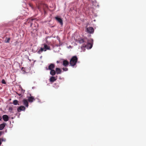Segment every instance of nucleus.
Instances as JSON below:
<instances>
[{"mask_svg":"<svg viewBox=\"0 0 146 146\" xmlns=\"http://www.w3.org/2000/svg\"><path fill=\"white\" fill-rule=\"evenodd\" d=\"M46 7H47V5H45Z\"/></svg>","mask_w":146,"mask_h":146,"instance_id":"a878e982","label":"nucleus"},{"mask_svg":"<svg viewBox=\"0 0 146 146\" xmlns=\"http://www.w3.org/2000/svg\"><path fill=\"white\" fill-rule=\"evenodd\" d=\"M55 19L61 25L63 24V21L62 19L58 17H55Z\"/></svg>","mask_w":146,"mask_h":146,"instance_id":"0eeeda50","label":"nucleus"},{"mask_svg":"<svg viewBox=\"0 0 146 146\" xmlns=\"http://www.w3.org/2000/svg\"><path fill=\"white\" fill-rule=\"evenodd\" d=\"M3 120L5 121H8L9 118L8 115H5L3 116Z\"/></svg>","mask_w":146,"mask_h":146,"instance_id":"1a4fd4ad","label":"nucleus"},{"mask_svg":"<svg viewBox=\"0 0 146 146\" xmlns=\"http://www.w3.org/2000/svg\"><path fill=\"white\" fill-rule=\"evenodd\" d=\"M3 133L2 131H0V136Z\"/></svg>","mask_w":146,"mask_h":146,"instance_id":"4be33fe9","label":"nucleus"},{"mask_svg":"<svg viewBox=\"0 0 146 146\" xmlns=\"http://www.w3.org/2000/svg\"><path fill=\"white\" fill-rule=\"evenodd\" d=\"M18 103V101L17 100H15L13 101V104L15 105H17V104L19 105Z\"/></svg>","mask_w":146,"mask_h":146,"instance_id":"f3484780","label":"nucleus"},{"mask_svg":"<svg viewBox=\"0 0 146 146\" xmlns=\"http://www.w3.org/2000/svg\"><path fill=\"white\" fill-rule=\"evenodd\" d=\"M55 67V64L51 63L50 65L49 66L48 68H47V67L46 68V69L47 70H53V69Z\"/></svg>","mask_w":146,"mask_h":146,"instance_id":"423d86ee","label":"nucleus"},{"mask_svg":"<svg viewBox=\"0 0 146 146\" xmlns=\"http://www.w3.org/2000/svg\"><path fill=\"white\" fill-rule=\"evenodd\" d=\"M35 100L33 96H30L28 98V101L29 102H32Z\"/></svg>","mask_w":146,"mask_h":146,"instance_id":"f8f14e48","label":"nucleus"},{"mask_svg":"<svg viewBox=\"0 0 146 146\" xmlns=\"http://www.w3.org/2000/svg\"><path fill=\"white\" fill-rule=\"evenodd\" d=\"M29 6L31 7V8L33 10H34L35 8L33 7V5L31 3H29Z\"/></svg>","mask_w":146,"mask_h":146,"instance_id":"6ab92c4d","label":"nucleus"},{"mask_svg":"<svg viewBox=\"0 0 146 146\" xmlns=\"http://www.w3.org/2000/svg\"><path fill=\"white\" fill-rule=\"evenodd\" d=\"M2 119V118L0 116V121H1V120Z\"/></svg>","mask_w":146,"mask_h":146,"instance_id":"5701e85b","label":"nucleus"},{"mask_svg":"<svg viewBox=\"0 0 146 146\" xmlns=\"http://www.w3.org/2000/svg\"><path fill=\"white\" fill-rule=\"evenodd\" d=\"M63 70L64 71H66L68 70V68H62Z\"/></svg>","mask_w":146,"mask_h":146,"instance_id":"aec40b11","label":"nucleus"},{"mask_svg":"<svg viewBox=\"0 0 146 146\" xmlns=\"http://www.w3.org/2000/svg\"><path fill=\"white\" fill-rule=\"evenodd\" d=\"M38 9L40 10V7H39V6H38Z\"/></svg>","mask_w":146,"mask_h":146,"instance_id":"b1692460","label":"nucleus"},{"mask_svg":"<svg viewBox=\"0 0 146 146\" xmlns=\"http://www.w3.org/2000/svg\"><path fill=\"white\" fill-rule=\"evenodd\" d=\"M49 80L50 82H53L55 81L56 80V79L55 78V77L54 76H52L50 78Z\"/></svg>","mask_w":146,"mask_h":146,"instance_id":"4468645a","label":"nucleus"},{"mask_svg":"<svg viewBox=\"0 0 146 146\" xmlns=\"http://www.w3.org/2000/svg\"><path fill=\"white\" fill-rule=\"evenodd\" d=\"M25 107L23 106H21L19 107L17 109V111L20 112L21 111H25Z\"/></svg>","mask_w":146,"mask_h":146,"instance_id":"6e6552de","label":"nucleus"},{"mask_svg":"<svg viewBox=\"0 0 146 146\" xmlns=\"http://www.w3.org/2000/svg\"><path fill=\"white\" fill-rule=\"evenodd\" d=\"M23 104L25 106L27 107H28V103L27 100L26 99H24L23 100Z\"/></svg>","mask_w":146,"mask_h":146,"instance_id":"9b49d317","label":"nucleus"},{"mask_svg":"<svg viewBox=\"0 0 146 146\" xmlns=\"http://www.w3.org/2000/svg\"><path fill=\"white\" fill-rule=\"evenodd\" d=\"M5 126V124L3 123L0 124V130H3Z\"/></svg>","mask_w":146,"mask_h":146,"instance_id":"dca6fc26","label":"nucleus"},{"mask_svg":"<svg viewBox=\"0 0 146 146\" xmlns=\"http://www.w3.org/2000/svg\"><path fill=\"white\" fill-rule=\"evenodd\" d=\"M78 41L80 44H83L82 46L81 47L82 49L84 48L88 49H91L92 46L93 42L92 39H88L87 38H80L78 39Z\"/></svg>","mask_w":146,"mask_h":146,"instance_id":"f257e3e1","label":"nucleus"},{"mask_svg":"<svg viewBox=\"0 0 146 146\" xmlns=\"http://www.w3.org/2000/svg\"><path fill=\"white\" fill-rule=\"evenodd\" d=\"M56 72L57 74H60L61 72V70L60 68H56Z\"/></svg>","mask_w":146,"mask_h":146,"instance_id":"ddd939ff","label":"nucleus"},{"mask_svg":"<svg viewBox=\"0 0 146 146\" xmlns=\"http://www.w3.org/2000/svg\"><path fill=\"white\" fill-rule=\"evenodd\" d=\"M57 63H59V62H58V61H57Z\"/></svg>","mask_w":146,"mask_h":146,"instance_id":"393cba45","label":"nucleus"},{"mask_svg":"<svg viewBox=\"0 0 146 146\" xmlns=\"http://www.w3.org/2000/svg\"><path fill=\"white\" fill-rule=\"evenodd\" d=\"M94 31L93 28L92 27H89L87 28V31L89 33L92 34L94 33Z\"/></svg>","mask_w":146,"mask_h":146,"instance_id":"39448f33","label":"nucleus"},{"mask_svg":"<svg viewBox=\"0 0 146 146\" xmlns=\"http://www.w3.org/2000/svg\"><path fill=\"white\" fill-rule=\"evenodd\" d=\"M2 83L3 84H6V83L4 79H3L2 80Z\"/></svg>","mask_w":146,"mask_h":146,"instance_id":"412c9836","label":"nucleus"},{"mask_svg":"<svg viewBox=\"0 0 146 146\" xmlns=\"http://www.w3.org/2000/svg\"><path fill=\"white\" fill-rule=\"evenodd\" d=\"M56 73V71L54 70H51L50 72V74L52 76L55 75Z\"/></svg>","mask_w":146,"mask_h":146,"instance_id":"2eb2a0df","label":"nucleus"},{"mask_svg":"<svg viewBox=\"0 0 146 146\" xmlns=\"http://www.w3.org/2000/svg\"><path fill=\"white\" fill-rule=\"evenodd\" d=\"M10 40V38H6L5 40V42L6 43H9Z\"/></svg>","mask_w":146,"mask_h":146,"instance_id":"a211bd4d","label":"nucleus"},{"mask_svg":"<svg viewBox=\"0 0 146 146\" xmlns=\"http://www.w3.org/2000/svg\"><path fill=\"white\" fill-rule=\"evenodd\" d=\"M50 46H48L46 44H44L42 45L41 47L38 51V53L40 54L43 51H46L47 50H50Z\"/></svg>","mask_w":146,"mask_h":146,"instance_id":"7ed1b4c3","label":"nucleus"},{"mask_svg":"<svg viewBox=\"0 0 146 146\" xmlns=\"http://www.w3.org/2000/svg\"><path fill=\"white\" fill-rule=\"evenodd\" d=\"M69 64V62L67 60H64L63 62V65L64 66L67 67V66Z\"/></svg>","mask_w":146,"mask_h":146,"instance_id":"9d476101","label":"nucleus"},{"mask_svg":"<svg viewBox=\"0 0 146 146\" xmlns=\"http://www.w3.org/2000/svg\"><path fill=\"white\" fill-rule=\"evenodd\" d=\"M78 60V58L76 56H73L70 61V65L72 66H74L76 64Z\"/></svg>","mask_w":146,"mask_h":146,"instance_id":"20e7f679","label":"nucleus"},{"mask_svg":"<svg viewBox=\"0 0 146 146\" xmlns=\"http://www.w3.org/2000/svg\"><path fill=\"white\" fill-rule=\"evenodd\" d=\"M33 20V19H29L27 21V22L28 23H30V27H32V28L33 29V30H37V29L38 26V23L36 22H35L33 24L32 22Z\"/></svg>","mask_w":146,"mask_h":146,"instance_id":"f03ea898","label":"nucleus"}]
</instances>
